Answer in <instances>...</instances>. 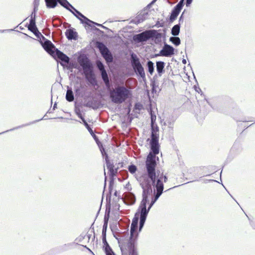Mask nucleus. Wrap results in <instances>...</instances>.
I'll list each match as a JSON object with an SVG mask.
<instances>
[{
	"label": "nucleus",
	"instance_id": "603ef678",
	"mask_svg": "<svg viewBox=\"0 0 255 255\" xmlns=\"http://www.w3.org/2000/svg\"><path fill=\"white\" fill-rule=\"evenodd\" d=\"M21 127H23V126H18V127H15V128H12L11 129H10L9 130H5V131H4L3 132H1L0 133V134H3L4 133H6V132H7L9 131H12V130H14V129H18L19 128H20Z\"/></svg>",
	"mask_w": 255,
	"mask_h": 255
},
{
	"label": "nucleus",
	"instance_id": "a19ab883",
	"mask_svg": "<svg viewBox=\"0 0 255 255\" xmlns=\"http://www.w3.org/2000/svg\"><path fill=\"white\" fill-rule=\"evenodd\" d=\"M149 8H146V6L140 11V12L142 13V15L143 16V17H144L145 19L147 18V16L149 15Z\"/></svg>",
	"mask_w": 255,
	"mask_h": 255
},
{
	"label": "nucleus",
	"instance_id": "bb28decb",
	"mask_svg": "<svg viewBox=\"0 0 255 255\" xmlns=\"http://www.w3.org/2000/svg\"><path fill=\"white\" fill-rule=\"evenodd\" d=\"M114 179L110 178L109 183V187H108V194L107 195L106 199L107 200L109 198L110 199L111 197L112 193L113 190L114 188Z\"/></svg>",
	"mask_w": 255,
	"mask_h": 255
},
{
	"label": "nucleus",
	"instance_id": "f03ea898",
	"mask_svg": "<svg viewBox=\"0 0 255 255\" xmlns=\"http://www.w3.org/2000/svg\"><path fill=\"white\" fill-rule=\"evenodd\" d=\"M106 87L107 94H105L103 90L100 92L99 95L103 98L108 96L112 103L120 105L124 103L127 99L132 96L131 90L124 86H120L118 88L111 90L109 87L110 79L109 77L102 79Z\"/></svg>",
	"mask_w": 255,
	"mask_h": 255
},
{
	"label": "nucleus",
	"instance_id": "2eb2a0df",
	"mask_svg": "<svg viewBox=\"0 0 255 255\" xmlns=\"http://www.w3.org/2000/svg\"><path fill=\"white\" fill-rule=\"evenodd\" d=\"M66 38L70 41L76 40L78 38V34L76 29L73 27H70L66 30L65 33Z\"/></svg>",
	"mask_w": 255,
	"mask_h": 255
},
{
	"label": "nucleus",
	"instance_id": "72a5a7b5",
	"mask_svg": "<svg viewBox=\"0 0 255 255\" xmlns=\"http://www.w3.org/2000/svg\"><path fill=\"white\" fill-rule=\"evenodd\" d=\"M128 171L132 174H134L137 170V168L136 165L132 163H130L128 167Z\"/></svg>",
	"mask_w": 255,
	"mask_h": 255
},
{
	"label": "nucleus",
	"instance_id": "bf43d9fd",
	"mask_svg": "<svg viewBox=\"0 0 255 255\" xmlns=\"http://www.w3.org/2000/svg\"><path fill=\"white\" fill-rule=\"evenodd\" d=\"M119 168V166H118L117 168H115L114 167V168H113V172H114V174L113 175V177H112V179H114L115 176L116 175V174L118 172V170Z\"/></svg>",
	"mask_w": 255,
	"mask_h": 255
},
{
	"label": "nucleus",
	"instance_id": "a878e982",
	"mask_svg": "<svg viewBox=\"0 0 255 255\" xmlns=\"http://www.w3.org/2000/svg\"><path fill=\"white\" fill-rule=\"evenodd\" d=\"M145 20L144 17L142 15V13L140 12L134 19L131 20V23L138 24Z\"/></svg>",
	"mask_w": 255,
	"mask_h": 255
},
{
	"label": "nucleus",
	"instance_id": "4d7b16f0",
	"mask_svg": "<svg viewBox=\"0 0 255 255\" xmlns=\"http://www.w3.org/2000/svg\"><path fill=\"white\" fill-rule=\"evenodd\" d=\"M218 182L219 183H220L219 182H218V181H217L215 179H204V182L205 183H207L208 182Z\"/></svg>",
	"mask_w": 255,
	"mask_h": 255
},
{
	"label": "nucleus",
	"instance_id": "0eeeda50",
	"mask_svg": "<svg viewBox=\"0 0 255 255\" xmlns=\"http://www.w3.org/2000/svg\"><path fill=\"white\" fill-rule=\"evenodd\" d=\"M157 187H154L153 197L151 198L150 202H149V209H151L157 200L163 192L164 184L157 183Z\"/></svg>",
	"mask_w": 255,
	"mask_h": 255
},
{
	"label": "nucleus",
	"instance_id": "9d476101",
	"mask_svg": "<svg viewBox=\"0 0 255 255\" xmlns=\"http://www.w3.org/2000/svg\"><path fill=\"white\" fill-rule=\"evenodd\" d=\"M175 48L172 45L165 42L157 55L171 57L175 54Z\"/></svg>",
	"mask_w": 255,
	"mask_h": 255
},
{
	"label": "nucleus",
	"instance_id": "ea45409f",
	"mask_svg": "<svg viewBox=\"0 0 255 255\" xmlns=\"http://www.w3.org/2000/svg\"><path fill=\"white\" fill-rule=\"evenodd\" d=\"M34 34L38 39H39L40 42L42 41V39L45 37L38 29L35 32H34Z\"/></svg>",
	"mask_w": 255,
	"mask_h": 255
},
{
	"label": "nucleus",
	"instance_id": "58836bf2",
	"mask_svg": "<svg viewBox=\"0 0 255 255\" xmlns=\"http://www.w3.org/2000/svg\"><path fill=\"white\" fill-rule=\"evenodd\" d=\"M74 111L77 116L82 114V110H81V107L77 105L76 103L75 104Z\"/></svg>",
	"mask_w": 255,
	"mask_h": 255
},
{
	"label": "nucleus",
	"instance_id": "7c9ffc66",
	"mask_svg": "<svg viewBox=\"0 0 255 255\" xmlns=\"http://www.w3.org/2000/svg\"><path fill=\"white\" fill-rule=\"evenodd\" d=\"M108 218H106L105 217L104 219V224L102 227V236H106V233L108 228Z\"/></svg>",
	"mask_w": 255,
	"mask_h": 255
},
{
	"label": "nucleus",
	"instance_id": "13d9d810",
	"mask_svg": "<svg viewBox=\"0 0 255 255\" xmlns=\"http://www.w3.org/2000/svg\"><path fill=\"white\" fill-rule=\"evenodd\" d=\"M102 243L103 244V245L108 244V243L107 241L106 236H104V235L102 236Z\"/></svg>",
	"mask_w": 255,
	"mask_h": 255
},
{
	"label": "nucleus",
	"instance_id": "f704fd0d",
	"mask_svg": "<svg viewBox=\"0 0 255 255\" xmlns=\"http://www.w3.org/2000/svg\"><path fill=\"white\" fill-rule=\"evenodd\" d=\"M97 68L101 72L103 70L106 69V67L103 62L101 61H98L97 62Z\"/></svg>",
	"mask_w": 255,
	"mask_h": 255
},
{
	"label": "nucleus",
	"instance_id": "774afa93",
	"mask_svg": "<svg viewBox=\"0 0 255 255\" xmlns=\"http://www.w3.org/2000/svg\"><path fill=\"white\" fill-rule=\"evenodd\" d=\"M142 107V105L139 104H136L134 106L135 108L138 109L139 110L141 109V107Z\"/></svg>",
	"mask_w": 255,
	"mask_h": 255
},
{
	"label": "nucleus",
	"instance_id": "5fc2aeb1",
	"mask_svg": "<svg viewBox=\"0 0 255 255\" xmlns=\"http://www.w3.org/2000/svg\"><path fill=\"white\" fill-rule=\"evenodd\" d=\"M157 0H152L149 3H148L146 6V8H150L154 4V3L157 1Z\"/></svg>",
	"mask_w": 255,
	"mask_h": 255
},
{
	"label": "nucleus",
	"instance_id": "8fccbe9b",
	"mask_svg": "<svg viewBox=\"0 0 255 255\" xmlns=\"http://www.w3.org/2000/svg\"><path fill=\"white\" fill-rule=\"evenodd\" d=\"M192 1L193 0H183L184 4H185L186 7H189L191 5Z\"/></svg>",
	"mask_w": 255,
	"mask_h": 255
},
{
	"label": "nucleus",
	"instance_id": "052dcab7",
	"mask_svg": "<svg viewBox=\"0 0 255 255\" xmlns=\"http://www.w3.org/2000/svg\"><path fill=\"white\" fill-rule=\"evenodd\" d=\"M184 19V16H183L182 15H181L179 18L178 24H180V25H181V23H182L183 22Z\"/></svg>",
	"mask_w": 255,
	"mask_h": 255
},
{
	"label": "nucleus",
	"instance_id": "6e6d98bb",
	"mask_svg": "<svg viewBox=\"0 0 255 255\" xmlns=\"http://www.w3.org/2000/svg\"><path fill=\"white\" fill-rule=\"evenodd\" d=\"M164 25V23H160L159 21H157L155 25V26L156 27H162Z\"/></svg>",
	"mask_w": 255,
	"mask_h": 255
},
{
	"label": "nucleus",
	"instance_id": "a18cd8bd",
	"mask_svg": "<svg viewBox=\"0 0 255 255\" xmlns=\"http://www.w3.org/2000/svg\"><path fill=\"white\" fill-rule=\"evenodd\" d=\"M103 249L105 253L108 252V251H112L113 250L109 244L103 245Z\"/></svg>",
	"mask_w": 255,
	"mask_h": 255
},
{
	"label": "nucleus",
	"instance_id": "3c124183",
	"mask_svg": "<svg viewBox=\"0 0 255 255\" xmlns=\"http://www.w3.org/2000/svg\"><path fill=\"white\" fill-rule=\"evenodd\" d=\"M174 121L175 120H167L166 122H167L169 127L171 128L173 126Z\"/></svg>",
	"mask_w": 255,
	"mask_h": 255
},
{
	"label": "nucleus",
	"instance_id": "e433bc0d",
	"mask_svg": "<svg viewBox=\"0 0 255 255\" xmlns=\"http://www.w3.org/2000/svg\"><path fill=\"white\" fill-rule=\"evenodd\" d=\"M130 57L133 62L134 63H137L138 62H140L139 58L137 57V55L135 54L134 52H131L130 54Z\"/></svg>",
	"mask_w": 255,
	"mask_h": 255
},
{
	"label": "nucleus",
	"instance_id": "c756f323",
	"mask_svg": "<svg viewBox=\"0 0 255 255\" xmlns=\"http://www.w3.org/2000/svg\"><path fill=\"white\" fill-rule=\"evenodd\" d=\"M74 245H79V244L75 243V242L65 244L60 247V250L62 252L66 251L71 249Z\"/></svg>",
	"mask_w": 255,
	"mask_h": 255
},
{
	"label": "nucleus",
	"instance_id": "ddd939ff",
	"mask_svg": "<svg viewBox=\"0 0 255 255\" xmlns=\"http://www.w3.org/2000/svg\"><path fill=\"white\" fill-rule=\"evenodd\" d=\"M53 54L55 58H58L62 62L60 63L61 65H63V63H68L70 61V58L62 51L57 48L53 51Z\"/></svg>",
	"mask_w": 255,
	"mask_h": 255
},
{
	"label": "nucleus",
	"instance_id": "393cba45",
	"mask_svg": "<svg viewBox=\"0 0 255 255\" xmlns=\"http://www.w3.org/2000/svg\"><path fill=\"white\" fill-rule=\"evenodd\" d=\"M146 66L147 72L150 74V75H152L154 72L155 68L154 63L149 60L146 62Z\"/></svg>",
	"mask_w": 255,
	"mask_h": 255
},
{
	"label": "nucleus",
	"instance_id": "4468645a",
	"mask_svg": "<svg viewBox=\"0 0 255 255\" xmlns=\"http://www.w3.org/2000/svg\"><path fill=\"white\" fill-rule=\"evenodd\" d=\"M86 88L84 84H80L79 86H74V92L76 97L85 98L86 92Z\"/></svg>",
	"mask_w": 255,
	"mask_h": 255
},
{
	"label": "nucleus",
	"instance_id": "37998d69",
	"mask_svg": "<svg viewBox=\"0 0 255 255\" xmlns=\"http://www.w3.org/2000/svg\"><path fill=\"white\" fill-rule=\"evenodd\" d=\"M104 174L105 175V181H104V189H103V191L102 196V202L103 201V199L104 198V194H105V190L106 189V186H107V177L106 176L105 170L104 171Z\"/></svg>",
	"mask_w": 255,
	"mask_h": 255
},
{
	"label": "nucleus",
	"instance_id": "f3484780",
	"mask_svg": "<svg viewBox=\"0 0 255 255\" xmlns=\"http://www.w3.org/2000/svg\"><path fill=\"white\" fill-rule=\"evenodd\" d=\"M159 127L157 125H154L153 126H150V137L148 138L149 140H159Z\"/></svg>",
	"mask_w": 255,
	"mask_h": 255
},
{
	"label": "nucleus",
	"instance_id": "20e7f679",
	"mask_svg": "<svg viewBox=\"0 0 255 255\" xmlns=\"http://www.w3.org/2000/svg\"><path fill=\"white\" fill-rule=\"evenodd\" d=\"M149 146V151L145 161V169L155 170L159 159L157 156L160 152V145L159 140L146 139Z\"/></svg>",
	"mask_w": 255,
	"mask_h": 255
},
{
	"label": "nucleus",
	"instance_id": "6ab92c4d",
	"mask_svg": "<svg viewBox=\"0 0 255 255\" xmlns=\"http://www.w3.org/2000/svg\"><path fill=\"white\" fill-rule=\"evenodd\" d=\"M165 63L162 61H157L156 62V69L158 76L161 77L165 72Z\"/></svg>",
	"mask_w": 255,
	"mask_h": 255
},
{
	"label": "nucleus",
	"instance_id": "5701e85b",
	"mask_svg": "<svg viewBox=\"0 0 255 255\" xmlns=\"http://www.w3.org/2000/svg\"><path fill=\"white\" fill-rule=\"evenodd\" d=\"M106 164L107 168L108 170V174L110 178L113 177L114 172H113V169L114 168V164L113 162H112L110 160H109L105 162Z\"/></svg>",
	"mask_w": 255,
	"mask_h": 255
},
{
	"label": "nucleus",
	"instance_id": "412c9836",
	"mask_svg": "<svg viewBox=\"0 0 255 255\" xmlns=\"http://www.w3.org/2000/svg\"><path fill=\"white\" fill-rule=\"evenodd\" d=\"M59 3L70 12L74 7L67 0H58Z\"/></svg>",
	"mask_w": 255,
	"mask_h": 255
},
{
	"label": "nucleus",
	"instance_id": "2f4dec72",
	"mask_svg": "<svg viewBox=\"0 0 255 255\" xmlns=\"http://www.w3.org/2000/svg\"><path fill=\"white\" fill-rule=\"evenodd\" d=\"M155 172L160 178L161 181L164 183H166L168 180V177L166 175H164L163 173H160V171L159 170H156V167L155 168Z\"/></svg>",
	"mask_w": 255,
	"mask_h": 255
},
{
	"label": "nucleus",
	"instance_id": "1a4fd4ad",
	"mask_svg": "<svg viewBox=\"0 0 255 255\" xmlns=\"http://www.w3.org/2000/svg\"><path fill=\"white\" fill-rule=\"evenodd\" d=\"M99 51L107 64L113 61V54L106 45H103V47H100Z\"/></svg>",
	"mask_w": 255,
	"mask_h": 255
},
{
	"label": "nucleus",
	"instance_id": "680f3d73",
	"mask_svg": "<svg viewBox=\"0 0 255 255\" xmlns=\"http://www.w3.org/2000/svg\"><path fill=\"white\" fill-rule=\"evenodd\" d=\"M38 9V5H33V8L32 12L37 13Z\"/></svg>",
	"mask_w": 255,
	"mask_h": 255
},
{
	"label": "nucleus",
	"instance_id": "39448f33",
	"mask_svg": "<svg viewBox=\"0 0 255 255\" xmlns=\"http://www.w3.org/2000/svg\"><path fill=\"white\" fill-rule=\"evenodd\" d=\"M149 203V199L142 198L140 205L136 211L131 222L132 229L135 227L141 232L147 219L148 213L150 210L149 206L147 208V205Z\"/></svg>",
	"mask_w": 255,
	"mask_h": 255
},
{
	"label": "nucleus",
	"instance_id": "4be33fe9",
	"mask_svg": "<svg viewBox=\"0 0 255 255\" xmlns=\"http://www.w3.org/2000/svg\"><path fill=\"white\" fill-rule=\"evenodd\" d=\"M65 99L69 102H72L74 100V95L72 89L69 86H67Z\"/></svg>",
	"mask_w": 255,
	"mask_h": 255
},
{
	"label": "nucleus",
	"instance_id": "69168bd1",
	"mask_svg": "<svg viewBox=\"0 0 255 255\" xmlns=\"http://www.w3.org/2000/svg\"><path fill=\"white\" fill-rule=\"evenodd\" d=\"M40 0H34L33 4V5H39Z\"/></svg>",
	"mask_w": 255,
	"mask_h": 255
},
{
	"label": "nucleus",
	"instance_id": "49530a36",
	"mask_svg": "<svg viewBox=\"0 0 255 255\" xmlns=\"http://www.w3.org/2000/svg\"><path fill=\"white\" fill-rule=\"evenodd\" d=\"M45 118H46V114L41 119L35 120V121H34L33 122H32L30 123L29 124H27L26 125H22V126H23V127L26 126H28V125H30L31 124H34V123H35L36 122H39V121H41L42 120H47V119Z\"/></svg>",
	"mask_w": 255,
	"mask_h": 255
},
{
	"label": "nucleus",
	"instance_id": "e2e57ef3",
	"mask_svg": "<svg viewBox=\"0 0 255 255\" xmlns=\"http://www.w3.org/2000/svg\"><path fill=\"white\" fill-rule=\"evenodd\" d=\"M105 254L106 255H116L113 250L112 251H108V252L105 253Z\"/></svg>",
	"mask_w": 255,
	"mask_h": 255
},
{
	"label": "nucleus",
	"instance_id": "423d86ee",
	"mask_svg": "<svg viewBox=\"0 0 255 255\" xmlns=\"http://www.w3.org/2000/svg\"><path fill=\"white\" fill-rule=\"evenodd\" d=\"M163 33L159 32L161 31V29L159 30H152L151 32V40L156 44L161 45L162 38H164V40H165L166 35V29L162 30Z\"/></svg>",
	"mask_w": 255,
	"mask_h": 255
},
{
	"label": "nucleus",
	"instance_id": "b1692460",
	"mask_svg": "<svg viewBox=\"0 0 255 255\" xmlns=\"http://www.w3.org/2000/svg\"><path fill=\"white\" fill-rule=\"evenodd\" d=\"M45 4L48 8H54L56 7L58 2V0H45Z\"/></svg>",
	"mask_w": 255,
	"mask_h": 255
},
{
	"label": "nucleus",
	"instance_id": "dca6fc26",
	"mask_svg": "<svg viewBox=\"0 0 255 255\" xmlns=\"http://www.w3.org/2000/svg\"><path fill=\"white\" fill-rule=\"evenodd\" d=\"M96 26H98L102 27L103 29H105L107 30L110 31L111 30L106 26H104L102 24H100L94 22L91 20H90V22H89V25H88L87 27L90 28L94 31L98 32L100 33H104V31L100 30L99 28L96 27Z\"/></svg>",
	"mask_w": 255,
	"mask_h": 255
},
{
	"label": "nucleus",
	"instance_id": "aec40b11",
	"mask_svg": "<svg viewBox=\"0 0 255 255\" xmlns=\"http://www.w3.org/2000/svg\"><path fill=\"white\" fill-rule=\"evenodd\" d=\"M40 43L43 48L46 51H47L51 47H55L52 42L45 37L42 39V41H40Z\"/></svg>",
	"mask_w": 255,
	"mask_h": 255
},
{
	"label": "nucleus",
	"instance_id": "0e129e2a",
	"mask_svg": "<svg viewBox=\"0 0 255 255\" xmlns=\"http://www.w3.org/2000/svg\"><path fill=\"white\" fill-rule=\"evenodd\" d=\"M126 188L127 189L128 191L131 190V187L129 182L126 184Z\"/></svg>",
	"mask_w": 255,
	"mask_h": 255
},
{
	"label": "nucleus",
	"instance_id": "c03bdc74",
	"mask_svg": "<svg viewBox=\"0 0 255 255\" xmlns=\"http://www.w3.org/2000/svg\"><path fill=\"white\" fill-rule=\"evenodd\" d=\"M150 86L151 87L152 92H153V90L156 89L158 87V84L157 83V81H154L150 80Z\"/></svg>",
	"mask_w": 255,
	"mask_h": 255
},
{
	"label": "nucleus",
	"instance_id": "864d4df0",
	"mask_svg": "<svg viewBox=\"0 0 255 255\" xmlns=\"http://www.w3.org/2000/svg\"><path fill=\"white\" fill-rule=\"evenodd\" d=\"M86 237V235H83L81 234L78 238L76 239V241H78L79 242H81Z\"/></svg>",
	"mask_w": 255,
	"mask_h": 255
},
{
	"label": "nucleus",
	"instance_id": "09e8293b",
	"mask_svg": "<svg viewBox=\"0 0 255 255\" xmlns=\"http://www.w3.org/2000/svg\"><path fill=\"white\" fill-rule=\"evenodd\" d=\"M28 25H35L36 24V18L30 17L29 19V23H28Z\"/></svg>",
	"mask_w": 255,
	"mask_h": 255
},
{
	"label": "nucleus",
	"instance_id": "a211bd4d",
	"mask_svg": "<svg viewBox=\"0 0 255 255\" xmlns=\"http://www.w3.org/2000/svg\"><path fill=\"white\" fill-rule=\"evenodd\" d=\"M85 107H91L93 110H96L100 108H102L104 104L101 102L98 101L97 100H93L89 101L87 104L85 105Z\"/></svg>",
	"mask_w": 255,
	"mask_h": 255
},
{
	"label": "nucleus",
	"instance_id": "6e6552de",
	"mask_svg": "<svg viewBox=\"0 0 255 255\" xmlns=\"http://www.w3.org/2000/svg\"><path fill=\"white\" fill-rule=\"evenodd\" d=\"M184 6L183 0H180L177 4L172 8L170 14L169 16V20L170 23L175 21Z\"/></svg>",
	"mask_w": 255,
	"mask_h": 255
},
{
	"label": "nucleus",
	"instance_id": "de8ad7c7",
	"mask_svg": "<svg viewBox=\"0 0 255 255\" xmlns=\"http://www.w3.org/2000/svg\"><path fill=\"white\" fill-rule=\"evenodd\" d=\"M100 72H101V76L102 79L109 77L108 74V72H107V71L106 69L103 70V71H101Z\"/></svg>",
	"mask_w": 255,
	"mask_h": 255
},
{
	"label": "nucleus",
	"instance_id": "9b49d317",
	"mask_svg": "<svg viewBox=\"0 0 255 255\" xmlns=\"http://www.w3.org/2000/svg\"><path fill=\"white\" fill-rule=\"evenodd\" d=\"M77 19H78L81 23H82L85 27H87L89 25L90 19L83 14L80 11L74 7L71 11Z\"/></svg>",
	"mask_w": 255,
	"mask_h": 255
},
{
	"label": "nucleus",
	"instance_id": "79ce46f5",
	"mask_svg": "<svg viewBox=\"0 0 255 255\" xmlns=\"http://www.w3.org/2000/svg\"><path fill=\"white\" fill-rule=\"evenodd\" d=\"M156 116L154 114L150 115V126L157 125L156 123Z\"/></svg>",
	"mask_w": 255,
	"mask_h": 255
},
{
	"label": "nucleus",
	"instance_id": "7ed1b4c3",
	"mask_svg": "<svg viewBox=\"0 0 255 255\" xmlns=\"http://www.w3.org/2000/svg\"><path fill=\"white\" fill-rule=\"evenodd\" d=\"M161 178L157 175L155 170L144 169L141 176L139 177L140 185L142 189V198L149 199V197L152 193V188L157 187V183L164 184Z\"/></svg>",
	"mask_w": 255,
	"mask_h": 255
},
{
	"label": "nucleus",
	"instance_id": "c9c22d12",
	"mask_svg": "<svg viewBox=\"0 0 255 255\" xmlns=\"http://www.w3.org/2000/svg\"><path fill=\"white\" fill-rule=\"evenodd\" d=\"M25 26L27 27L28 29L32 32L33 34L34 32H35L38 29L36 25H28V23H26Z\"/></svg>",
	"mask_w": 255,
	"mask_h": 255
},
{
	"label": "nucleus",
	"instance_id": "4c0bfd02",
	"mask_svg": "<svg viewBox=\"0 0 255 255\" xmlns=\"http://www.w3.org/2000/svg\"><path fill=\"white\" fill-rule=\"evenodd\" d=\"M100 150H101L103 158L105 159V162L110 160L108 154L107 153V152L105 150V149L100 148Z\"/></svg>",
	"mask_w": 255,
	"mask_h": 255
},
{
	"label": "nucleus",
	"instance_id": "f8f14e48",
	"mask_svg": "<svg viewBox=\"0 0 255 255\" xmlns=\"http://www.w3.org/2000/svg\"><path fill=\"white\" fill-rule=\"evenodd\" d=\"M132 68L137 78H141L143 80H145L144 69L140 62L133 63Z\"/></svg>",
	"mask_w": 255,
	"mask_h": 255
},
{
	"label": "nucleus",
	"instance_id": "cd10ccee",
	"mask_svg": "<svg viewBox=\"0 0 255 255\" xmlns=\"http://www.w3.org/2000/svg\"><path fill=\"white\" fill-rule=\"evenodd\" d=\"M181 25L177 24L174 25L171 29V34L173 36H178L180 31Z\"/></svg>",
	"mask_w": 255,
	"mask_h": 255
},
{
	"label": "nucleus",
	"instance_id": "338daca9",
	"mask_svg": "<svg viewBox=\"0 0 255 255\" xmlns=\"http://www.w3.org/2000/svg\"><path fill=\"white\" fill-rule=\"evenodd\" d=\"M250 225L254 229H255V222H254L253 221H251Z\"/></svg>",
	"mask_w": 255,
	"mask_h": 255
},
{
	"label": "nucleus",
	"instance_id": "f257e3e1",
	"mask_svg": "<svg viewBox=\"0 0 255 255\" xmlns=\"http://www.w3.org/2000/svg\"><path fill=\"white\" fill-rule=\"evenodd\" d=\"M140 233L135 227L132 229L131 225L129 235L128 229L127 230L126 233L122 234L120 236L114 234L118 241L122 255H138L137 241Z\"/></svg>",
	"mask_w": 255,
	"mask_h": 255
},
{
	"label": "nucleus",
	"instance_id": "473e14b6",
	"mask_svg": "<svg viewBox=\"0 0 255 255\" xmlns=\"http://www.w3.org/2000/svg\"><path fill=\"white\" fill-rule=\"evenodd\" d=\"M82 124L84 125V126L85 127V128L87 129V130L89 131V132L92 135L94 134V132L92 129L91 126L87 123L86 120H83Z\"/></svg>",
	"mask_w": 255,
	"mask_h": 255
},
{
	"label": "nucleus",
	"instance_id": "c85d7f7f",
	"mask_svg": "<svg viewBox=\"0 0 255 255\" xmlns=\"http://www.w3.org/2000/svg\"><path fill=\"white\" fill-rule=\"evenodd\" d=\"M169 41L175 46H178L181 44V40L177 36L170 37Z\"/></svg>",
	"mask_w": 255,
	"mask_h": 255
}]
</instances>
